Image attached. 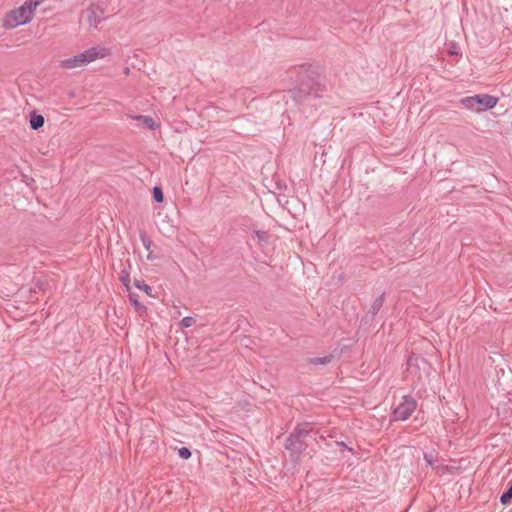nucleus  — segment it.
<instances>
[{"mask_svg": "<svg viewBox=\"0 0 512 512\" xmlns=\"http://www.w3.org/2000/svg\"><path fill=\"white\" fill-rule=\"evenodd\" d=\"M135 286L142 290L143 292H145L147 295H152V289L149 285H147L146 283H143V282H140V281H136L135 282Z\"/></svg>", "mask_w": 512, "mask_h": 512, "instance_id": "9", "label": "nucleus"}, {"mask_svg": "<svg viewBox=\"0 0 512 512\" xmlns=\"http://www.w3.org/2000/svg\"><path fill=\"white\" fill-rule=\"evenodd\" d=\"M195 324V319L193 317H185L181 320V327L188 328Z\"/></svg>", "mask_w": 512, "mask_h": 512, "instance_id": "10", "label": "nucleus"}, {"mask_svg": "<svg viewBox=\"0 0 512 512\" xmlns=\"http://www.w3.org/2000/svg\"><path fill=\"white\" fill-rule=\"evenodd\" d=\"M424 457H425V460H426L428 465H430L432 467H435V460L433 459V457L431 455L425 454Z\"/></svg>", "mask_w": 512, "mask_h": 512, "instance_id": "14", "label": "nucleus"}, {"mask_svg": "<svg viewBox=\"0 0 512 512\" xmlns=\"http://www.w3.org/2000/svg\"><path fill=\"white\" fill-rule=\"evenodd\" d=\"M256 235L258 236L259 239H263L265 237V232H256Z\"/></svg>", "mask_w": 512, "mask_h": 512, "instance_id": "15", "label": "nucleus"}, {"mask_svg": "<svg viewBox=\"0 0 512 512\" xmlns=\"http://www.w3.org/2000/svg\"><path fill=\"white\" fill-rule=\"evenodd\" d=\"M108 55H110L109 48L104 46H95L73 57L61 60L59 66L68 70L81 68L96 60L103 59Z\"/></svg>", "mask_w": 512, "mask_h": 512, "instance_id": "1", "label": "nucleus"}, {"mask_svg": "<svg viewBox=\"0 0 512 512\" xmlns=\"http://www.w3.org/2000/svg\"><path fill=\"white\" fill-rule=\"evenodd\" d=\"M416 409V402L414 399L404 396L401 403L393 411L394 420H406Z\"/></svg>", "mask_w": 512, "mask_h": 512, "instance_id": "5", "label": "nucleus"}, {"mask_svg": "<svg viewBox=\"0 0 512 512\" xmlns=\"http://www.w3.org/2000/svg\"><path fill=\"white\" fill-rule=\"evenodd\" d=\"M105 19V10L98 3H91L81 14V22L97 27Z\"/></svg>", "mask_w": 512, "mask_h": 512, "instance_id": "4", "label": "nucleus"}, {"mask_svg": "<svg viewBox=\"0 0 512 512\" xmlns=\"http://www.w3.org/2000/svg\"><path fill=\"white\" fill-rule=\"evenodd\" d=\"M511 500H512V485L505 493L502 494V496L500 498V501L502 504H508L511 502Z\"/></svg>", "mask_w": 512, "mask_h": 512, "instance_id": "8", "label": "nucleus"}, {"mask_svg": "<svg viewBox=\"0 0 512 512\" xmlns=\"http://www.w3.org/2000/svg\"><path fill=\"white\" fill-rule=\"evenodd\" d=\"M498 99L488 94L464 97L460 103L467 109L474 112H482L496 106Z\"/></svg>", "mask_w": 512, "mask_h": 512, "instance_id": "3", "label": "nucleus"}, {"mask_svg": "<svg viewBox=\"0 0 512 512\" xmlns=\"http://www.w3.org/2000/svg\"><path fill=\"white\" fill-rule=\"evenodd\" d=\"M130 300L133 302V304L137 310L144 309V306L142 304H140L136 299H134L133 295H130Z\"/></svg>", "mask_w": 512, "mask_h": 512, "instance_id": "13", "label": "nucleus"}, {"mask_svg": "<svg viewBox=\"0 0 512 512\" xmlns=\"http://www.w3.org/2000/svg\"><path fill=\"white\" fill-rule=\"evenodd\" d=\"M153 196H154L155 201H157V202L163 201V193L159 187H155L153 189Z\"/></svg>", "mask_w": 512, "mask_h": 512, "instance_id": "11", "label": "nucleus"}, {"mask_svg": "<svg viewBox=\"0 0 512 512\" xmlns=\"http://www.w3.org/2000/svg\"><path fill=\"white\" fill-rule=\"evenodd\" d=\"M132 118L139 121L141 125H143L147 128L155 129L157 127L155 121L149 116H141L140 115V116H135Z\"/></svg>", "mask_w": 512, "mask_h": 512, "instance_id": "6", "label": "nucleus"}, {"mask_svg": "<svg viewBox=\"0 0 512 512\" xmlns=\"http://www.w3.org/2000/svg\"><path fill=\"white\" fill-rule=\"evenodd\" d=\"M44 125V117L42 115L33 114L30 118V126L32 129L37 130Z\"/></svg>", "mask_w": 512, "mask_h": 512, "instance_id": "7", "label": "nucleus"}, {"mask_svg": "<svg viewBox=\"0 0 512 512\" xmlns=\"http://www.w3.org/2000/svg\"><path fill=\"white\" fill-rule=\"evenodd\" d=\"M178 454L179 456L182 458V459H188L191 457V452L188 448L186 447H182L179 449L178 451Z\"/></svg>", "mask_w": 512, "mask_h": 512, "instance_id": "12", "label": "nucleus"}, {"mask_svg": "<svg viewBox=\"0 0 512 512\" xmlns=\"http://www.w3.org/2000/svg\"><path fill=\"white\" fill-rule=\"evenodd\" d=\"M45 0H26L21 6L6 14L3 25L7 29H13L30 22L36 8Z\"/></svg>", "mask_w": 512, "mask_h": 512, "instance_id": "2", "label": "nucleus"}]
</instances>
